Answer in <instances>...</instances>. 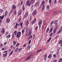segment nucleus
Wrapping results in <instances>:
<instances>
[{"instance_id": "nucleus-45", "label": "nucleus", "mask_w": 62, "mask_h": 62, "mask_svg": "<svg viewBox=\"0 0 62 62\" xmlns=\"http://www.w3.org/2000/svg\"><path fill=\"white\" fill-rule=\"evenodd\" d=\"M21 19H22V18L20 17L18 19V20L19 21H21Z\"/></svg>"}, {"instance_id": "nucleus-54", "label": "nucleus", "mask_w": 62, "mask_h": 62, "mask_svg": "<svg viewBox=\"0 0 62 62\" xmlns=\"http://www.w3.org/2000/svg\"><path fill=\"white\" fill-rule=\"evenodd\" d=\"M12 38H14V36H15V35L14 34H13L12 35Z\"/></svg>"}, {"instance_id": "nucleus-7", "label": "nucleus", "mask_w": 62, "mask_h": 62, "mask_svg": "<svg viewBox=\"0 0 62 62\" xmlns=\"http://www.w3.org/2000/svg\"><path fill=\"white\" fill-rule=\"evenodd\" d=\"M36 21H37V19H36V18H35L34 19V20L32 22V24H33L34 23H36Z\"/></svg>"}, {"instance_id": "nucleus-31", "label": "nucleus", "mask_w": 62, "mask_h": 62, "mask_svg": "<svg viewBox=\"0 0 62 62\" xmlns=\"http://www.w3.org/2000/svg\"><path fill=\"white\" fill-rule=\"evenodd\" d=\"M19 50V48H18L16 49L15 50V52L16 53V52H17V51H18V50Z\"/></svg>"}, {"instance_id": "nucleus-26", "label": "nucleus", "mask_w": 62, "mask_h": 62, "mask_svg": "<svg viewBox=\"0 0 62 62\" xmlns=\"http://www.w3.org/2000/svg\"><path fill=\"white\" fill-rule=\"evenodd\" d=\"M53 29H54V28H52L50 30V33H51V32L53 30Z\"/></svg>"}, {"instance_id": "nucleus-9", "label": "nucleus", "mask_w": 62, "mask_h": 62, "mask_svg": "<svg viewBox=\"0 0 62 62\" xmlns=\"http://www.w3.org/2000/svg\"><path fill=\"white\" fill-rule=\"evenodd\" d=\"M11 10L10 11V13H13V12H14V11L13 10V9H15V8H10Z\"/></svg>"}, {"instance_id": "nucleus-12", "label": "nucleus", "mask_w": 62, "mask_h": 62, "mask_svg": "<svg viewBox=\"0 0 62 62\" xmlns=\"http://www.w3.org/2000/svg\"><path fill=\"white\" fill-rule=\"evenodd\" d=\"M18 23H16V25H15L14 26V28L15 29H16V28L18 27L17 26V25H18Z\"/></svg>"}, {"instance_id": "nucleus-36", "label": "nucleus", "mask_w": 62, "mask_h": 62, "mask_svg": "<svg viewBox=\"0 0 62 62\" xmlns=\"http://www.w3.org/2000/svg\"><path fill=\"white\" fill-rule=\"evenodd\" d=\"M16 6L15 5H13L12 6V8H16Z\"/></svg>"}, {"instance_id": "nucleus-43", "label": "nucleus", "mask_w": 62, "mask_h": 62, "mask_svg": "<svg viewBox=\"0 0 62 62\" xmlns=\"http://www.w3.org/2000/svg\"><path fill=\"white\" fill-rule=\"evenodd\" d=\"M62 40H60V41L59 42V44H60V43H62Z\"/></svg>"}, {"instance_id": "nucleus-52", "label": "nucleus", "mask_w": 62, "mask_h": 62, "mask_svg": "<svg viewBox=\"0 0 62 62\" xmlns=\"http://www.w3.org/2000/svg\"><path fill=\"white\" fill-rule=\"evenodd\" d=\"M44 8H42V12H43V11L44 10Z\"/></svg>"}, {"instance_id": "nucleus-46", "label": "nucleus", "mask_w": 62, "mask_h": 62, "mask_svg": "<svg viewBox=\"0 0 62 62\" xmlns=\"http://www.w3.org/2000/svg\"><path fill=\"white\" fill-rule=\"evenodd\" d=\"M53 36V33H51V34L49 36H51V37H52V36Z\"/></svg>"}, {"instance_id": "nucleus-6", "label": "nucleus", "mask_w": 62, "mask_h": 62, "mask_svg": "<svg viewBox=\"0 0 62 62\" xmlns=\"http://www.w3.org/2000/svg\"><path fill=\"white\" fill-rule=\"evenodd\" d=\"M58 22V20H56L54 21H53V23L55 24V26H56L57 25V22Z\"/></svg>"}, {"instance_id": "nucleus-50", "label": "nucleus", "mask_w": 62, "mask_h": 62, "mask_svg": "<svg viewBox=\"0 0 62 62\" xmlns=\"http://www.w3.org/2000/svg\"><path fill=\"white\" fill-rule=\"evenodd\" d=\"M3 11H3V10L0 9V12H3Z\"/></svg>"}, {"instance_id": "nucleus-28", "label": "nucleus", "mask_w": 62, "mask_h": 62, "mask_svg": "<svg viewBox=\"0 0 62 62\" xmlns=\"http://www.w3.org/2000/svg\"><path fill=\"white\" fill-rule=\"evenodd\" d=\"M13 51H11V52H10V53L9 54V55L10 56L12 54V53H13Z\"/></svg>"}, {"instance_id": "nucleus-15", "label": "nucleus", "mask_w": 62, "mask_h": 62, "mask_svg": "<svg viewBox=\"0 0 62 62\" xmlns=\"http://www.w3.org/2000/svg\"><path fill=\"white\" fill-rule=\"evenodd\" d=\"M8 54V53H6L5 54H3V56L4 57H7V55Z\"/></svg>"}, {"instance_id": "nucleus-51", "label": "nucleus", "mask_w": 62, "mask_h": 62, "mask_svg": "<svg viewBox=\"0 0 62 62\" xmlns=\"http://www.w3.org/2000/svg\"><path fill=\"white\" fill-rule=\"evenodd\" d=\"M19 43H18L16 45V47H18V45H19Z\"/></svg>"}, {"instance_id": "nucleus-23", "label": "nucleus", "mask_w": 62, "mask_h": 62, "mask_svg": "<svg viewBox=\"0 0 62 62\" xmlns=\"http://www.w3.org/2000/svg\"><path fill=\"white\" fill-rule=\"evenodd\" d=\"M6 38H7V39H9L10 37V35H8L7 36H6Z\"/></svg>"}, {"instance_id": "nucleus-8", "label": "nucleus", "mask_w": 62, "mask_h": 62, "mask_svg": "<svg viewBox=\"0 0 62 62\" xmlns=\"http://www.w3.org/2000/svg\"><path fill=\"white\" fill-rule=\"evenodd\" d=\"M42 23V21L41 20H40V21L39 23V27H40L41 26V23Z\"/></svg>"}, {"instance_id": "nucleus-11", "label": "nucleus", "mask_w": 62, "mask_h": 62, "mask_svg": "<svg viewBox=\"0 0 62 62\" xmlns=\"http://www.w3.org/2000/svg\"><path fill=\"white\" fill-rule=\"evenodd\" d=\"M30 57H31L30 56H28V57L25 60V61H26L27 60H28L29 59H30Z\"/></svg>"}, {"instance_id": "nucleus-61", "label": "nucleus", "mask_w": 62, "mask_h": 62, "mask_svg": "<svg viewBox=\"0 0 62 62\" xmlns=\"http://www.w3.org/2000/svg\"><path fill=\"white\" fill-rule=\"evenodd\" d=\"M42 8H45V6H44V5H43L42 6Z\"/></svg>"}, {"instance_id": "nucleus-47", "label": "nucleus", "mask_w": 62, "mask_h": 62, "mask_svg": "<svg viewBox=\"0 0 62 62\" xmlns=\"http://www.w3.org/2000/svg\"><path fill=\"white\" fill-rule=\"evenodd\" d=\"M52 2V0H49V3L50 4Z\"/></svg>"}, {"instance_id": "nucleus-59", "label": "nucleus", "mask_w": 62, "mask_h": 62, "mask_svg": "<svg viewBox=\"0 0 62 62\" xmlns=\"http://www.w3.org/2000/svg\"><path fill=\"white\" fill-rule=\"evenodd\" d=\"M44 60L45 61H46V58L44 57Z\"/></svg>"}, {"instance_id": "nucleus-35", "label": "nucleus", "mask_w": 62, "mask_h": 62, "mask_svg": "<svg viewBox=\"0 0 62 62\" xmlns=\"http://www.w3.org/2000/svg\"><path fill=\"white\" fill-rule=\"evenodd\" d=\"M6 48L5 47H3L2 48V51H4V50H6Z\"/></svg>"}, {"instance_id": "nucleus-58", "label": "nucleus", "mask_w": 62, "mask_h": 62, "mask_svg": "<svg viewBox=\"0 0 62 62\" xmlns=\"http://www.w3.org/2000/svg\"><path fill=\"white\" fill-rule=\"evenodd\" d=\"M53 23L54 22L53 21H52L51 23V25H52V24H53Z\"/></svg>"}, {"instance_id": "nucleus-21", "label": "nucleus", "mask_w": 62, "mask_h": 62, "mask_svg": "<svg viewBox=\"0 0 62 62\" xmlns=\"http://www.w3.org/2000/svg\"><path fill=\"white\" fill-rule=\"evenodd\" d=\"M22 35L24 34V30L23 29L22 31Z\"/></svg>"}, {"instance_id": "nucleus-60", "label": "nucleus", "mask_w": 62, "mask_h": 62, "mask_svg": "<svg viewBox=\"0 0 62 62\" xmlns=\"http://www.w3.org/2000/svg\"><path fill=\"white\" fill-rule=\"evenodd\" d=\"M28 34V33H27V32H26V34H25V36H27Z\"/></svg>"}, {"instance_id": "nucleus-40", "label": "nucleus", "mask_w": 62, "mask_h": 62, "mask_svg": "<svg viewBox=\"0 0 62 62\" xmlns=\"http://www.w3.org/2000/svg\"><path fill=\"white\" fill-rule=\"evenodd\" d=\"M60 62H62V59L60 58V59L59 61Z\"/></svg>"}, {"instance_id": "nucleus-24", "label": "nucleus", "mask_w": 62, "mask_h": 62, "mask_svg": "<svg viewBox=\"0 0 62 62\" xmlns=\"http://www.w3.org/2000/svg\"><path fill=\"white\" fill-rule=\"evenodd\" d=\"M22 50V48H20L18 50V52H21Z\"/></svg>"}, {"instance_id": "nucleus-55", "label": "nucleus", "mask_w": 62, "mask_h": 62, "mask_svg": "<svg viewBox=\"0 0 62 62\" xmlns=\"http://www.w3.org/2000/svg\"><path fill=\"white\" fill-rule=\"evenodd\" d=\"M38 27H36L35 28V30H38Z\"/></svg>"}, {"instance_id": "nucleus-27", "label": "nucleus", "mask_w": 62, "mask_h": 62, "mask_svg": "<svg viewBox=\"0 0 62 62\" xmlns=\"http://www.w3.org/2000/svg\"><path fill=\"white\" fill-rule=\"evenodd\" d=\"M45 4V2H44V1H43L42 2L41 5H44Z\"/></svg>"}, {"instance_id": "nucleus-25", "label": "nucleus", "mask_w": 62, "mask_h": 62, "mask_svg": "<svg viewBox=\"0 0 62 62\" xmlns=\"http://www.w3.org/2000/svg\"><path fill=\"white\" fill-rule=\"evenodd\" d=\"M4 15H3L2 17L1 16H0V19H3V18H4Z\"/></svg>"}, {"instance_id": "nucleus-64", "label": "nucleus", "mask_w": 62, "mask_h": 62, "mask_svg": "<svg viewBox=\"0 0 62 62\" xmlns=\"http://www.w3.org/2000/svg\"><path fill=\"white\" fill-rule=\"evenodd\" d=\"M53 62H56V60H54Z\"/></svg>"}, {"instance_id": "nucleus-49", "label": "nucleus", "mask_w": 62, "mask_h": 62, "mask_svg": "<svg viewBox=\"0 0 62 62\" xmlns=\"http://www.w3.org/2000/svg\"><path fill=\"white\" fill-rule=\"evenodd\" d=\"M35 34H34L33 36V39H34V38H35Z\"/></svg>"}, {"instance_id": "nucleus-34", "label": "nucleus", "mask_w": 62, "mask_h": 62, "mask_svg": "<svg viewBox=\"0 0 62 62\" xmlns=\"http://www.w3.org/2000/svg\"><path fill=\"white\" fill-rule=\"evenodd\" d=\"M31 40H30L29 41V42H28V45H29V44H30V43H31Z\"/></svg>"}, {"instance_id": "nucleus-41", "label": "nucleus", "mask_w": 62, "mask_h": 62, "mask_svg": "<svg viewBox=\"0 0 62 62\" xmlns=\"http://www.w3.org/2000/svg\"><path fill=\"white\" fill-rule=\"evenodd\" d=\"M16 10H15L14 12V14L15 15V14H16Z\"/></svg>"}, {"instance_id": "nucleus-30", "label": "nucleus", "mask_w": 62, "mask_h": 62, "mask_svg": "<svg viewBox=\"0 0 62 62\" xmlns=\"http://www.w3.org/2000/svg\"><path fill=\"white\" fill-rule=\"evenodd\" d=\"M17 31L16 30L14 32V34H15V35H16V34H17Z\"/></svg>"}, {"instance_id": "nucleus-3", "label": "nucleus", "mask_w": 62, "mask_h": 62, "mask_svg": "<svg viewBox=\"0 0 62 62\" xmlns=\"http://www.w3.org/2000/svg\"><path fill=\"white\" fill-rule=\"evenodd\" d=\"M58 25L57 26L56 28L54 29V30L53 31V34H54L55 33V32H56V30L57 29H58Z\"/></svg>"}, {"instance_id": "nucleus-16", "label": "nucleus", "mask_w": 62, "mask_h": 62, "mask_svg": "<svg viewBox=\"0 0 62 62\" xmlns=\"http://www.w3.org/2000/svg\"><path fill=\"white\" fill-rule=\"evenodd\" d=\"M28 12H27L26 14L25 15L24 18H26L27 17V16H28Z\"/></svg>"}, {"instance_id": "nucleus-56", "label": "nucleus", "mask_w": 62, "mask_h": 62, "mask_svg": "<svg viewBox=\"0 0 62 62\" xmlns=\"http://www.w3.org/2000/svg\"><path fill=\"white\" fill-rule=\"evenodd\" d=\"M53 56L54 58H55L56 57V55L55 54H54L53 55Z\"/></svg>"}, {"instance_id": "nucleus-5", "label": "nucleus", "mask_w": 62, "mask_h": 62, "mask_svg": "<svg viewBox=\"0 0 62 62\" xmlns=\"http://www.w3.org/2000/svg\"><path fill=\"white\" fill-rule=\"evenodd\" d=\"M62 26L59 29V31L58 32H57V34H58L59 33H60L62 32Z\"/></svg>"}, {"instance_id": "nucleus-32", "label": "nucleus", "mask_w": 62, "mask_h": 62, "mask_svg": "<svg viewBox=\"0 0 62 62\" xmlns=\"http://www.w3.org/2000/svg\"><path fill=\"white\" fill-rule=\"evenodd\" d=\"M39 2H37L35 4L36 6H38V5H39Z\"/></svg>"}, {"instance_id": "nucleus-37", "label": "nucleus", "mask_w": 62, "mask_h": 62, "mask_svg": "<svg viewBox=\"0 0 62 62\" xmlns=\"http://www.w3.org/2000/svg\"><path fill=\"white\" fill-rule=\"evenodd\" d=\"M3 46V44L1 43L0 45V47H2Z\"/></svg>"}, {"instance_id": "nucleus-17", "label": "nucleus", "mask_w": 62, "mask_h": 62, "mask_svg": "<svg viewBox=\"0 0 62 62\" xmlns=\"http://www.w3.org/2000/svg\"><path fill=\"white\" fill-rule=\"evenodd\" d=\"M30 48H31V46H30V45H29L27 46V50H29Z\"/></svg>"}, {"instance_id": "nucleus-22", "label": "nucleus", "mask_w": 62, "mask_h": 62, "mask_svg": "<svg viewBox=\"0 0 62 62\" xmlns=\"http://www.w3.org/2000/svg\"><path fill=\"white\" fill-rule=\"evenodd\" d=\"M7 22V23H9L10 22V19H9L8 18H7L6 19Z\"/></svg>"}, {"instance_id": "nucleus-33", "label": "nucleus", "mask_w": 62, "mask_h": 62, "mask_svg": "<svg viewBox=\"0 0 62 62\" xmlns=\"http://www.w3.org/2000/svg\"><path fill=\"white\" fill-rule=\"evenodd\" d=\"M49 31V28H48L46 31V32L47 33V32H48V31Z\"/></svg>"}, {"instance_id": "nucleus-13", "label": "nucleus", "mask_w": 62, "mask_h": 62, "mask_svg": "<svg viewBox=\"0 0 62 62\" xmlns=\"http://www.w3.org/2000/svg\"><path fill=\"white\" fill-rule=\"evenodd\" d=\"M31 34H32V31H31L30 30L28 34V36L29 37V36H30L31 35Z\"/></svg>"}, {"instance_id": "nucleus-62", "label": "nucleus", "mask_w": 62, "mask_h": 62, "mask_svg": "<svg viewBox=\"0 0 62 62\" xmlns=\"http://www.w3.org/2000/svg\"><path fill=\"white\" fill-rule=\"evenodd\" d=\"M10 47H11V48H13V46L11 45V46Z\"/></svg>"}, {"instance_id": "nucleus-29", "label": "nucleus", "mask_w": 62, "mask_h": 62, "mask_svg": "<svg viewBox=\"0 0 62 62\" xmlns=\"http://www.w3.org/2000/svg\"><path fill=\"white\" fill-rule=\"evenodd\" d=\"M60 37V36L59 35H57L54 38V39H56L58 38H59Z\"/></svg>"}, {"instance_id": "nucleus-10", "label": "nucleus", "mask_w": 62, "mask_h": 62, "mask_svg": "<svg viewBox=\"0 0 62 62\" xmlns=\"http://www.w3.org/2000/svg\"><path fill=\"white\" fill-rule=\"evenodd\" d=\"M22 14V10H20L19 11L18 16H20Z\"/></svg>"}, {"instance_id": "nucleus-14", "label": "nucleus", "mask_w": 62, "mask_h": 62, "mask_svg": "<svg viewBox=\"0 0 62 62\" xmlns=\"http://www.w3.org/2000/svg\"><path fill=\"white\" fill-rule=\"evenodd\" d=\"M1 32L3 34L5 33V29L4 28H2L1 29Z\"/></svg>"}, {"instance_id": "nucleus-38", "label": "nucleus", "mask_w": 62, "mask_h": 62, "mask_svg": "<svg viewBox=\"0 0 62 62\" xmlns=\"http://www.w3.org/2000/svg\"><path fill=\"white\" fill-rule=\"evenodd\" d=\"M8 32H7L5 34V36H7V35H8Z\"/></svg>"}, {"instance_id": "nucleus-57", "label": "nucleus", "mask_w": 62, "mask_h": 62, "mask_svg": "<svg viewBox=\"0 0 62 62\" xmlns=\"http://www.w3.org/2000/svg\"><path fill=\"white\" fill-rule=\"evenodd\" d=\"M7 44V42H5L4 45H6Z\"/></svg>"}, {"instance_id": "nucleus-63", "label": "nucleus", "mask_w": 62, "mask_h": 62, "mask_svg": "<svg viewBox=\"0 0 62 62\" xmlns=\"http://www.w3.org/2000/svg\"><path fill=\"white\" fill-rule=\"evenodd\" d=\"M46 8H49V6L48 5V6L46 7Z\"/></svg>"}, {"instance_id": "nucleus-20", "label": "nucleus", "mask_w": 62, "mask_h": 62, "mask_svg": "<svg viewBox=\"0 0 62 62\" xmlns=\"http://www.w3.org/2000/svg\"><path fill=\"white\" fill-rule=\"evenodd\" d=\"M29 24V21L27 20V21L26 23V26H28V25Z\"/></svg>"}, {"instance_id": "nucleus-18", "label": "nucleus", "mask_w": 62, "mask_h": 62, "mask_svg": "<svg viewBox=\"0 0 62 62\" xmlns=\"http://www.w3.org/2000/svg\"><path fill=\"white\" fill-rule=\"evenodd\" d=\"M8 15V12L7 11H6L4 13V16H7Z\"/></svg>"}, {"instance_id": "nucleus-19", "label": "nucleus", "mask_w": 62, "mask_h": 62, "mask_svg": "<svg viewBox=\"0 0 62 62\" xmlns=\"http://www.w3.org/2000/svg\"><path fill=\"white\" fill-rule=\"evenodd\" d=\"M52 55L51 54H50L49 56L48 57V58H50V59H51L52 58Z\"/></svg>"}, {"instance_id": "nucleus-2", "label": "nucleus", "mask_w": 62, "mask_h": 62, "mask_svg": "<svg viewBox=\"0 0 62 62\" xmlns=\"http://www.w3.org/2000/svg\"><path fill=\"white\" fill-rule=\"evenodd\" d=\"M21 35V32H19L16 35V37L17 38H19L20 37Z\"/></svg>"}, {"instance_id": "nucleus-48", "label": "nucleus", "mask_w": 62, "mask_h": 62, "mask_svg": "<svg viewBox=\"0 0 62 62\" xmlns=\"http://www.w3.org/2000/svg\"><path fill=\"white\" fill-rule=\"evenodd\" d=\"M26 46V44H24V45H23V47H25Z\"/></svg>"}, {"instance_id": "nucleus-42", "label": "nucleus", "mask_w": 62, "mask_h": 62, "mask_svg": "<svg viewBox=\"0 0 62 62\" xmlns=\"http://www.w3.org/2000/svg\"><path fill=\"white\" fill-rule=\"evenodd\" d=\"M56 3H57V0H55V1L54 2V4H56Z\"/></svg>"}, {"instance_id": "nucleus-39", "label": "nucleus", "mask_w": 62, "mask_h": 62, "mask_svg": "<svg viewBox=\"0 0 62 62\" xmlns=\"http://www.w3.org/2000/svg\"><path fill=\"white\" fill-rule=\"evenodd\" d=\"M13 42H14V44L13 45H15V44L16 43V42L14 41H13Z\"/></svg>"}, {"instance_id": "nucleus-4", "label": "nucleus", "mask_w": 62, "mask_h": 62, "mask_svg": "<svg viewBox=\"0 0 62 62\" xmlns=\"http://www.w3.org/2000/svg\"><path fill=\"white\" fill-rule=\"evenodd\" d=\"M37 14V11H36V10H35L33 12L32 15L33 16H35V15H36Z\"/></svg>"}, {"instance_id": "nucleus-53", "label": "nucleus", "mask_w": 62, "mask_h": 62, "mask_svg": "<svg viewBox=\"0 0 62 62\" xmlns=\"http://www.w3.org/2000/svg\"><path fill=\"white\" fill-rule=\"evenodd\" d=\"M47 55L46 54L44 56V57H45V58H46L47 57Z\"/></svg>"}, {"instance_id": "nucleus-44", "label": "nucleus", "mask_w": 62, "mask_h": 62, "mask_svg": "<svg viewBox=\"0 0 62 62\" xmlns=\"http://www.w3.org/2000/svg\"><path fill=\"white\" fill-rule=\"evenodd\" d=\"M20 26L21 27H22V25H23V23H20Z\"/></svg>"}, {"instance_id": "nucleus-1", "label": "nucleus", "mask_w": 62, "mask_h": 62, "mask_svg": "<svg viewBox=\"0 0 62 62\" xmlns=\"http://www.w3.org/2000/svg\"><path fill=\"white\" fill-rule=\"evenodd\" d=\"M35 0H31L30 2V0H28L26 3V5H28V6H30L31 4H33L35 2Z\"/></svg>"}]
</instances>
